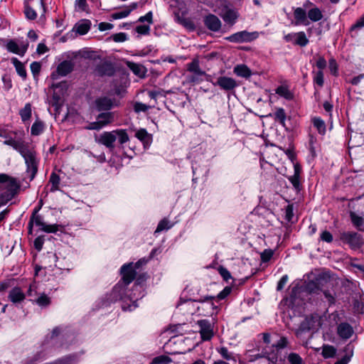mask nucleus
<instances>
[{
  "mask_svg": "<svg viewBox=\"0 0 364 364\" xmlns=\"http://www.w3.org/2000/svg\"><path fill=\"white\" fill-rule=\"evenodd\" d=\"M172 227V225L169 224V221L167 218H163L159 223L157 228L154 232V235H156L159 232H161L163 230H167Z\"/></svg>",
  "mask_w": 364,
  "mask_h": 364,
  "instance_id": "45",
  "label": "nucleus"
},
{
  "mask_svg": "<svg viewBox=\"0 0 364 364\" xmlns=\"http://www.w3.org/2000/svg\"><path fill=\"white\" fill-rule=\"evenodd\" d=\"M19 115L23 122L28 121L32 115V105L31 103H26L23 108L19 110Z\"/></svg>",
  "mask_w": 364,
  "mask_h": 364,
  "instance_id": "36",
  "label": "nucleus"
},
{
  "mask_svg": "<svg viewBox=\"0 0 364 364\" xmlns=\"http://www.w3.org/2000/svg\"><path fill=\"white\" fill-rule=\"evenodd\" d=\"M233 73L239 77L249 78L252 75L251 70L245 64H240L235 66Z\"/></svg>",
  "mask_w": 364,
  "mask_h": 364,
  "instance_id": "25",
  "label": "nucleus"
},
{
  "mask_svg": "<svg viewBox=\"0 0 364 364\" xmlns=\"http://www.w3.org/2000/svg\"><path fill=\"white\" fill-rule=\"evenodd\" d=\"M275 92L286 100H292L294 98V94L285 85H279L277 87L275 90Z\"/></svg>",
  "mask_w": 364,
  "mask_h": 364,
  "instance_id": "37",
  "label": "nucleus"
},
{
  "mask_svg": "<svg viewBox=\"0 0 364 364\" xmlns=\"http://www.w3.org/2000/svg\"><path fill=\"white\" fill-rule=\"evenodd\" d=\"M115 99L107 96L99 97L94 101L95 108L98 112H108L117 105Z\"/></svg>",
  "mask_w": 364,
  "mask_h": 364,
  "instance_id": "12",
  "label": "nucleus"
},
{
  "mask_svg": "<svg viewBox=\"0 0 364 364\" xmlns=\"http://www.w3.org/2000/svg\"><path fill=\"white\" fill-rule=\"evenodd\" d=\"M23 13L28 20L33 21L37 18V13L28 2H24Z\"/></svg>",
  "mask_w": 364,
  "mask_h": 364,
  "instance_id": "41",
  "label": "nucleus"
},
{
  "mask_svg": "<svg viewBox=\"0 0 364 364\" xmlns=\"http://www.w3.org/2000/svg\"><path fill=\"white\" fill-rule=\"evenodd\" d=\"M11 287V280L5 279L0 282V294L5 293Z\"/></svg>",
  "mask_w": 364,
  "mask_h": 364,
  "instance_id": "63",
  "label": "nucleus"
},
{
  "mask_svg": "<svg viewBox=\"0 0 364 364\" xmlns=\"http://www.w3.org/2000/svg\"><path fill=\"white\" fill-rule=\"evenodd\" d=\"M28 41H22L18 45L14 40H10L6 44V48L11 53L23 56L28 50Z\"/></svg>",
  "mask_w": 364,
  "mask_h": 364,
  "instance_id": "17",
  "label": "nucleus"
},
{
  "mask_svg": "<svg viewBox=\"0 0 364 364\" xmlns=\"http://www.w3.org/2000/svg\"><path fill=\"white\" fill-rule=\"evenodd\" d=\"M17 134V132L10 131L6 129H0V136L6 139V140L9 139L10 137L11 139H14L13 136H16Z\"/></svg>",
  "mask_w": 364,
  "mask_h": 364,
  "instance_id": "58",
  "label": "nucleus"
},
{
  "mask_svg": "<svg viewBox=\"0 0 364 364\" xmlns=\"http://www.w3.org/2000/svg\"><path fill=\"white\" fill-rule=\"evenodd\" d=\"M11 60L12 64L15 67L18 75L21 76L23 80H26L27 77V73L23 63H22L16 58H12Z\"/></svg>",
  "mask_w": 364,
  "mask_h": 364,
  "instance_id": "29",
  "label": "nucleus"
},
{
  "mask_svg": "<svg viewBox=\"0 0 364 364\" xmlns=\"http://www.w3.org/2000/svg\"><path fill=\"white\" fill-rule=\"evenodd\" d=\"M95 73L100 77H112L115 73V68L113 63L108 60H105L98 63L94 70Z\"/></svg>",
  "mask_w": 364,
  "mask_h": 364,
  "instance_id": "15",
  "label": "nucleus"
},
{
  "mask_svg": "<svg viewBox=\"0 0 364 364\" xmlns=\"http://www.w3.org/2000/svg\"><path fill=\"white\" fill-rule=\"evenodd\" d=\"M172 362V359L166 355H161L155 357L151 362V364H168Z\"/></svg>",
  "mask_w": 364,
  "mask_h": 364,
  "instance_id": "48",
  "label": "nucleus"
},
{
  "mask_svg": "<svg viewBox=\"0 0 364 364\" xmlns=\"http://www.w3.org/2000/svg\"><path fill=\"white\" fill-rule=\"evenodd\" d=\"M49 183H51L50 192H55L60 190L59 185L60 183V178L56 173H51L49 178Z\"/></svg>",
  "mask_w": 364,
  "mask_h": 364,
  "instance_id": "39",
  "label": "nucleus"
},
{
  "mask_svg": "<svg viewBox=\"0 0 364 364\" xmlns=\"http://www.w3.org/2000/svg\"><path fill=\"white\" fill-rule=\"evenodd\" d=\"M178 22L186 29L193 31L196 29L194 22L190 18H181L178 16Z\"/></svg>",
  "mask_w": 364,
  "mask_h": 364,
  "instance_id": "42",
  "label": "nucleus"
},
{
  "mask_svg": "<svg viewBox=\"0 0 364 364\" xmlns=\"http://www.w3.org/2000/svg\"><path fill=\"white\" fill-rule=\"evenodd\" d=\"M353 333L352 326L348 323H341L338 326V334L344 339L350 338Z\"/></svg>",
  "mask_w": 364,
  "mask_h": 364,
  "instance_id": "23",
  "label": "nucleus"
},
{
  "mask_svg": "<svg viewBox=\"0 0 364 364\" xmlns=\"http://www.w3.org/2000/svg\"><path fill=\"white\" fill-rule=\"evenodd\" d=\"M0 188L6 195H12V199L18 193L21 185L14 177L6 173H0Z\"/></svg>",
  "mask_w": 364,
  "mask_h": 364,
  "instance_id": "4",
  "label": "nucleus"
},
{
  "mask_svg": "<svg viewBox=\"0 0 364 364\" xmlns=\"http://www.w3.org/2000/svg\"><path fill=\"white\" fill-rule=\"evenodd\" d=\"M74 64L70 60H63L60 63L55 71H53L50 77L53 80H57L60 76L64 77L73 72Z\"/></svg>",
  "mask_w": 364,
  "mask_h": 364,
  "instance_id": "13",
  "label": "nucleus"
},
{
  "mask_svg": "<svg viewBox=\"0 0 364 364\" xmlns=\"http://www.w3.org/2000/svg\"><path fill=\"white\" fill-rule=\"evenodd\" d=\"M364 27V14L353 24L350 31L360 30Z\"/></svg>",
  "mask_w": 364,
  "mask_h": 364,
  "instance_id": "59",
  "label": "nucleus"
},
{
  "mask_svg": "<svg viewBox=\"0 0 364 364\" xmlns=\"http://www.w3.org/2000/svg\"><path fill=\"white\" fill-rule=\"evenodd\" d=\"M58 227L59 225L57 224L47 225L45 223L40 230L47 233H55L58 230Z\"/></svg>",
  "mask_w": 364,
  "mask_h": 364,
  "instance_id": "54",
  "label": "nucleus"
},
{
  "mask_svg": "<svg viewBox=\"0 0 364 364\" xmlns=\"http://www.w3.org/2000/svg\"><path fill=\"white\" fill-rule=\"evenodd\" d=\"M238 16V13L231 9H226L224 14L221 15L223 20L230 26H233L236 23Z\"/></svg>",
  "mask_w": 364,
  "mask_h": 364,
  "instance_id": "24",
  "label": "nucleus"
},
{
  "mask_svg": "<svg viewBox=\"0 0 364 364\" xmlns=\"http://www.w3.org/2000/svg\"><path fill=\"white\" fill-rule=\"evenodd\" d=\"M313 81L314 83L319 87H322L323 86L324 80L323 70H318L314 73Z\"/></svg>",
  "mask_w": 364,
  "mask_h": 364,
  "instance_id": "49",
  "label": "nucleus"
},
{
  "mask_svg": "<svg viewBox=\"0 0 364 364\" xmlns=\"http://www.w3.org/2000/svg\"><path fill=\"white\" fill-rule=\"evenodd\" d=\"M300 21L304 25H308L309 23L306 11L301 9L297 7V22Z\"/></svg>",
  "mask_w": 364,
  "mask_h": 364,
  "instance_id": "51",
  "label": "nucleus"
},
{
  "mask_svg": "<svg viewBox=\"0 0 364 364\" xmlns=\"http://www.w3.org/2000/svg\"><path fill=\"white\" fill-rule=\"evenodd\" d=\"M114 132L115 135L118 136L119 143L120 144H124L129 141V137L126 129H115Z\"/></svg>",
  "mask_w": 364,
  "mask_h": 364,
  "instance_id": "44",
  "label": "nucleus"
},
{
  "mask_svg": "<svg viewBox=\"0 0 364 364\" xmlns=\"http://www.w3.org/2000/svg\"><path fill=\"white\" fill-rule=\"evenodd\" d=\"M282 310V320L286 326L294 330L296 326V282H293L286 290L279 304Z\"/></svg>",
  "mask_w": 364,
  "mask_h": 364,
  "instance_id": "1",
  "label": "nucleus"
},
{
  "mask_svg": "<svg viewBox=\"0 0 364 364\" xmlns=\"http://www.w3.org/2000/svg\"><path fill=\"white\" fill-rule=\"evenodd\" d=\"M203 23L208 30L213 32L219 31L222 26V23L219 18L212 14H209L204 17Z\"/></svg>",
  "mask_w": 364,
  "mask_h": 364,
  "instance_id": "18",
  "label": "nucleus"
},
{
  "mask_svg": "<svg viewBox=\"0 0 364 364\" xmlns=\"http://www.w3.org/2000/svg\"><path fill=\"white\" fill-rule=\"evenodd\" d=\"M282 149L290 159V163L293 168L292 174L291 173H287V171L285 168V171L283 173V175L287 177L291 183L292 186L296 188V151L294 145L293 143H290L288 146H284Z\"/></svg>",
  "mask_w": 364,
  "mask_h": 364,
  "instance_id": "5",
  "label": "nucleus"
},
{
  "mask_svg": "<svg viewBox=\"0 0 364 364\" xmlns=\"http://www.w3.org/2000/svg\"><path fill=\"white\" fill-rule=\"evenodd\" d=\"M259 37L257 31L249 32L247 31H242L235 33L225 39L230 43H241L252 42Z\"/></svg>",
  "mask_w": 364,
  "mask_h": 364,
  "instance_id": "8",
  "label": "nucleus"
},
{
  "mask_svg": "<svg viewBox=\"0 0 364 364\" xmlns=\"http://www.w3.org/2000/svg\"><path fill=\"white\" fill-rule=\"evenodd\" d=\"M274 119L276 122L282 124L287 129H289L286 123L287 115L283 108L279 107L276 109L274 113Z\"/></svg>",
  "mask_w": 364,
  "mask_h": 364,
  "instance_id": "30",
  "label": "nucleus"
},
{
  "mask_svg": "<svg viewBox=\"0 0 364 364\" xmlns=\"http://www.w3.org/2000/svg\"><path fill=\"white\" fill-rule=\"evenodd\" d=\"M217 351L221 355V357L226 360H233L236 361L235 356L232 353L229 352L228 349L226 347H221L217 349Z\"/></svg>",
  "mask_w": 364,
  "mask_h": 364,
  "instance_id": "43",
  "label": "nucleus"
},
{
  "mask_svg": "<svg viewBox=\"0 0 364 364\" xmlns=\"http://www.w3.org/2000/svg\"><path fill=\"white\" fill-rule=\"evenodd\" d=\"M313 124L320 134H325L326 124L323 120L319 117H316L313 119Z\"/></svg>",
  "mask_w": 364,
  "mask_h": 364,
  "instance_id": "47",
  "label": "nucleus"
},
{
  "mask_svg": "<svg viewBox=\"0 0 364 364\" xmlns=\"http://www.w3.org/2000/svg\"><path fill=\"white\" fill-rule=\"evenodd\" d=\"M126 64L134 75L139 77H144L145 76L146 70L143 65L130 61H127Z\"/></svg>",
  "mask_w": 364,
  "mask_h": 364,
  "instance_id": "27",
  "label": "nucleus"
},
{
  "mask_svg": "<svg viewBox=\"0 0 364 364\" xmlns=\"http://www.w3.org/2000/svg\"><path fill=\"white\" fill-rule=\"evenodd\" d=\"M320 239L323 242L330 243L333 241V235L329 231L324 230L321 233Z\"/></svg>",
  "mask_w": 364,
  "mask_h": 364,
  "instance_id": "64",
  "label": "nucleus"
},
{
  "mask_svg": "<svg viewBox=\"0 0 364 364\" xmlns=\"http://www.w3.org/2000/svg\"><path fill=\"white\" fill-rule=\"evenodd\" d=\"M135 136L143 143L144 146L149 145L152 140L151 134H149L145 129H139L136 134Z\"/></svg>",
  "mask_w": 364,
  "mask_h": 364,
  "instance_id": "28",
  "label": "nucleus"
},
{
  "mask_svg": "<svg viewBox=\"0 0 364 364\" xmlns=\"http://www.w3.org/2000/svg\"><path fill=\"white\" fill-rule=\"evenodd\" d=\"M308 18L314 22L318 21L323 18V14L320 9L317 7L312 8L309 10L307 14Z\"/></svg>",
  "mask_w": 364,
  "mask_h": 364,
  "instance_id": "38",
  "label": "nucleus"
},
{
  "mask_svg": "<svg viewBox=\"0 0 364 364\" xmlns=\"http://www.w3.org/2000/svg\"><path fill=\"white\" fill-rule=\"evenodd\" d=\"M4 144L11 146L13 149L16 150L23 159L26 158L28 155H31V154L36 152L33 148H30V145L28 142L21 139L16 140L15 139H11L10 137L9 139L5 140Z\"/></svg>",
  "mask_w": 364,
  "mask_h": 364,
  "instance_id": "6",
  "label": "nucleus"
},
{
  "mask_svg": "<svg viewBox=\"0 0 364 364\" xmlns=\"http://www.w3.org/2000/svg\"><path fill=\"white\" fill-rule=\"evenodd\" d=\"M26 165V173L29 175L30 181L36 177L38 170V161L36 158V152L28 155L24 159Z\"/></svg>",
  "mask_w": 364,
  "mask_h": 364,
  "instance_id": "14",
  "label": "nucleus"
},
{
  "mask_svg": "<svg viewBox=\"0 0 364 364\" xmlns=\"http://www.w3.org/2000/svg\"><path fill=\"white\" fill-rule=\"evenodd\" d=\"M212 83L214 86H218L220 90L225 92L233 91L239 86V84L234 78L227 76H220L215 82H212Z\"/></svg>",
  "mask_w": 364,
  "mask_h": 364,
  "instance_id": "10",
  "label": "nucleus"
},
{
  "mask_svg": "<svg viewBox=\"0 0 364 364\" xmlns=\"http://www.w3.org/2000/svg\"><path fill=\"white\" fill-rule=\"evenodd\" d=\"M193 301L201 304V305L198 307V310L201 311L203 316H212L218 314L219 308L214 302L215 301V296H204Z\"/></svg>",
  "mask_w": 364,
  "mask_h": 364,
  "instance_id": "3",
  "label": "nucleus"
},
{
  "mask_svg": "<svg viewBox=\"0 0 364 364\" xmlns=\"http://www.w3.org/2000/svg\"><path fill=\"white\" fill-rule=\"evenodd\" d=\"M30 68L33 75L36 76L38 75L41 72V64L39 62L34 61L31 64Z\"/></svg>",
  "mask_w": 364,
  "mask_h": 364,
  "instance_id": "62",
  "label": "nucleus"
},
{
  "mask_svg": "<svg viewBox=\"0 0 364 364\" xmlns=\"http://www.w3.org/2000/svg\"><path fill=\"white\" fill-rule=\"evenodd\" d=\"M336 350L332 346H323L322 350V355L325 358H333L336 355Z\"/></svg>",
  "mask_w": 364,
  "mask_h": 364,
  "instance_id": "46",
  "label": "nucleus"
},
{
  "mask_svg": "<svg viewBox=\"0 0 364 364\" xmlns=\"http://www.w3.org/2000/svg\"><path fill=\"white\" fill-rule=\"evenodd\" d=\"M343 351L345 355L338 359L335 364H347L350 361L353 355V346L350 344H348L345 346Z\"/></svg>",
  "mask_w": 364,
  "mask_h": 364,
  "instance_id": "33",
  "label": "nucleus"
},
{
  "mask_svg": "<svg viewBox=\"0 0 364 364\" xmlns=\"http://www.w3.org/2000/svg\"><path fill=\"white\" fill-rule=\"evenodd\" d=\"M351 223L353 226L358 230L363 231L362 227L364 225V218L363 216L358 215L355 212L350 211L349 213Z\"/></svg>",
  "mask_w": 364,
  "mask_h": 364,
  "instance_id": "31",
  "label": "nucleus"
},
{
  "mask_svg": "<svg viewBox=\"0 0 364 364\" xmlns=\"http://www.w3.org/2000/svg\"><path fill=\"white\" fill-rule=\"evenodd\" d=\"M274 251L271 249H265L261 254L260 258L262 263H267L270 261L273 257Z\"/></svg>",
  "mask_w": 364,
  "mask_h": 364,
  "instance_id": "50",
  "label": "nucleus"
},
{
  "mask_svg": "<svg viewBox=\"0 0 364 364\" xmlns=\"http://www.w3.org/2000/svg\"><path fill=\"white\" fill-rule=\"evenodd\" d=\"M41 208V205H39L33 209V213L30 217L29 221H32L33 225L35 224L36 226H40L41 228H42L45 223L43 221V217L41 215L38 214V212L39 211Z\"/></svg>",
  "mask_w": 364,
  "mask_h": 364,
  "instance_id": "34",
  "label": "nucleus"
},
{
  "mask_svg": "<svg viewBox=\"0 0 364 364\" xmlns=\"http://www.w3.org/2000/svg\"><path fill=\"white\" fill-rule=\"evenodd\" d=\"M33 303H36L41 308H46L51 304L50 298L45 293L40 294L38 297L35 300H31Z\"/></svg>",
  "mask_w": 364,
  "mask_h": 364,
  "instance_id": "35",
  "label": "nucleus"
},
{
  "mask_svg": "<svg viewBox=\"0 0 364 364\" xmlns=\"http://www.w3.org/2000/svg\"><path fill=\"white\" fill-rule=\"evenodd\" d=\"M321 326V321L318 316H306L301 322L299 330L305 331H316Z\"/></svg>",
  "mask_w": 364,
  "mask_h": 364,
  "instance_id": "16",
  "label": "nucleus"
},
{
  "mask_svg": "<svg viewBox=\"0 0 364 364\" xmlns=\"http://www.w3.org/2000/svg\"><path fill=\"white\" fill-rule=\"evenodd\" d=\"M329 70L331 73L334 76H338V68L337 63L335 59L332 58L329 60Z\"/></svg>",
  "mask_w": 364,
  "mask_h": 364,
  "instance_id": "60",
  "label": "nucleus"
},
{
  "mask_svg": "<svg viewBox=\"0 0 364 364\" xmlns=\"http://www.w3.org/2000/svg\"><path fill=\"white\" fill-rule=\"evenodd\" d=\"M97 121L100 122L102 127H107L111 124L114 120V114L112 112H100V113L96 117Z\"/></svg>",
  "mask_w": 364,
  "mask_h": 364,
  "instance_id": "21",
  "label": "nucleus"
},
{
  "mask_svg": "<svg viewBox=\"0 0 364 364\" xmlns=\"http://www.w3.org/2000/svg\"><path fill=\"white\" fill-rule=\"evenodd\" d=\"M340 240L352 250H358L363 244L361 235L355 232H343L340 234Z\"/></svg>",
  "mask_w": 364,
  "mask_h": 364,
  "instance_id": "7",
  "label": "nucleus"
},
{
  "mask_svg": "<svg viewBox=\"0 0 364 364\" xmlns=\"http://www.w3.org/2000/svg\"><path fill=\"white\" fill-rule=\"evenodd\" d=\"M309 41L306 38L304 32H297V46L304 47L309 43Z\"/></svg>",
  "mask_w": 364,
  "mask_h": 364,
  "instance_id": "53",
  "label": "nucleus"
},
{
  "mask_svg": "<svg viewBox=\"0 0 364 364\" xmlns=\"http://www.w3.org/2000/svg\"><path fill=\"white\" fill-rule=\"evenodd\" d=\"M218 271L225 282H228L230 279H232L230 272L223 266H219Z\"/></svg>",
  "mask_w": 364,
  "mask_h": 364,
  "instance_id": "55",
  "label": "nucleus"
},
{
  "mask_svg": "<svg viewBox=\"0 0 364 364\" xmlns=\"http://www.w3.org/2000/svg\"><path fill=\"white\" fill-rule=\"evenodd\" d=\"M231 291H232V287H225L223 290H222L217 296H215V300H223L224 299H225L230 293H231Z\"/></svg>",
  "mask_w": 364,
  "mask_h": 364,
  "instance_id": "56",
  "label": "nucleus"
},
{
  "mask_svg": "<svg viewBox=\"0 0 364 364\" xmlns=\"http://www.w3.org/2000/svg\"><path fill=\"white\" fill-rule=\"evenodd\" d=\"M155 107V105H146L145 104H143L141 102H135L134 105V109L136 112H146L150 108H153Z\"/></svg>",
  "mask_w": 364,
  "mask_h": 364,
  "instance_id": "52",
  "label": "nucleus"
},
{
  "mask_svg": "<svg viewBox=\"0 0 364 364\" xmlns=\"http://www.w3.org/2000/svg\"><path fill=\"white\" fill-rule=\"evenodd\" d=\"M91 21L88 19H82L77 23L73 30L80 36L85 35L91 28Z\"/></svg>",
  "mask_w": 364,
  "mask_h": 364,
  "instance_id": "22",
  "label": "nucleus"
},
{
  "mask_svg": "<svg viewBox=\"0 0 364 364\" xmlns=\"http://www.w3.org/2000/svg\"><path fill=\"white\" fill-rule=\"evenodd\" d=\"M170 91H165L163 89H158L156 90H149L148 92L149 97L154 100V102L153 105L157 104V98L159 97H165L167 93H169Z\"/></svg>",
  "mask_w": 364,
  "mask_h": 364,
  "instance_id": "40",
  "label": "nucleus"
},
{
  "mask_svg": "<svg viewBox=\"0 0 364 364\" xmlns=\"http://www.w3.org/2000/svg\"><path fill=\"white\" fill-rule=\"evenodd\" d=\"M187 70L200 76L205 75V72L200 68V62L198 58H193L190 63L187 64Z\"/></svg>",
  "mask_w": 364,
  "mask_h": 364,
  "instance_id": "26",
  "label": "nucleus"
},
{
  "mask_svg": "<svg viewBox=\"0 0 364 364\" xmlns=\"http://www.w3.org/2000/svg\"><path fill=\"white\" fill-rule=\"evenodd\" d=\"M120 274L122 278L119 282L127 287L136 277V269L134 266V262L123 264L120 268Z\"/></svg>",
  "mask_w": 364,
  "mask_h": 364,
  "instance_id": "9",
  "label": "nucleus"
},
{
  "mask_svg": "<svg viewBox=\"0 0 364 364\" xmlns=\"http://www.w3.org/2000/svg\"><path fill=\"white\" fill-rule=\"evenodd\" d=\"M132 291L133 290L128 289L127 287L118 282L106 295V300L109 304L119 301L123 311H132L137 306L138 301V296Z\"/></svg>",
  "mask_w": 364,
  "mask_h": 364,
  "instance_id": "2",
  "label": "nucleus"
},
{
  "mask_svg": "<svg viewBox=\"0 0 364 364\" xmlns=\"http://www.w3.org/2000/svg\"><path fill=\"white\" fill-rule=\"evenodd\" d=\"M117 139L116 135L114 134V131L112 132H104L100 134L97 141L106 146L109 149H112L114 148V142Z\"/></svg>",
  "mask_w": 364,
  "mask_h": 364,
  "instance_id": "19",
  "label": "nucleus"
},
{
  "mask_svg": "<svg viewBox=\"0 0 364 364\" xmlns=\"http://www.w3.org/2000/svg\"><path fill=\"white\" fill-rule=\"evenodd\" d=\"M45 124L38 118L33 122L31 128V134L32 136H38L43 132Z\"/></svg>",
  "mask_w": 364,
  "mask_h": 364,
  "instance_id": "32",
  "label": "nucleus"
},
{
  "mask_svg": "<svg viewBox=\"0 0 364 364\" xmlns=\"http://www.w3.org/2000/svg\"><path fill=\"white\" fill-rule=\"evenodd\" d=\"M197 324L200 328L199 333L201 340L208 341L214 336L213 326L207 319H201L197 321Z\"/></svg>",
  "mask_w": 364,
  "mask_h": 364,
  "instance_id": "11",
  "label": "nucleus"
},
{
  "mask_svg": "<svg viewBox=\"0 0 364 364\" xmlns=\"http://www.w3.org/2000/svg\"><path fill=\"white\" fill-rule=\"evenodd\" d=\"M44 241H45L44 235H40V236L37 237L34 240V242H33L34 248L37 251L40 252L43 249Z\"/></svg>",
  "mask_w": 364,
  "mask_h": 364,
  "instance_id": "57",
  "label": "nucleus"
},
{
  "mask_svg": "<svg viewBox=\"0 0 364 364\" xmlns=\"http://www.w3.org/2000/svg\"><path fill=\"white\" fill-rule=\"evenodd\" d=\"M25 299L26 294L19 287L12 288L8 295V299L14 304L21 303Z\"/></svg>",
  "mask_w": 364,
  "mask_h": 364,
  "instance_id": "20",
  "label": "nucleus"
},
{
  "mask_svg": "<svg viewBox=\"0 0 364 364\" xmlns=\"http://www.w3.org/2000/svg\"><path fill=\"white\" fill-rule=\"evenodd\" d=\"M135 31L139 34L148 35L149 34L150 27L149 25H139L135 28Z\"/></svg>",
  "mask_w": 364,
  "mask_h": 364,
  "instance_id": "61",
  "label": "nucleus"
}]
</instances>
